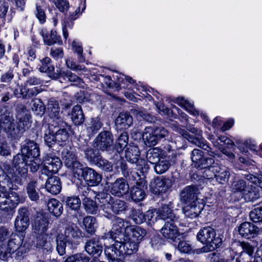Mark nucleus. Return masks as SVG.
<instances>
[{
    "label": "nucleus",
    "instance_id": "nucleus-38",
    "mask_svg": "<svg viewBox=\"0 0 262 262\" xmlns=\"http://www.w3.org/2000/svg\"><path fill=\"white\" fill-rule=\"evenodd\" d=\"M40 62L41 65L39 68L40 72L48 73L51 78L54 74L58 73V71H57V72H54V66L52 64L51 59L49 57H46L42 58L40 60Z\"/></svg>",
    "mask_w": 262,
    "mask_h": 262
},
{
    "label": "nucleus",
    "instance_id": "nucleus-11",
    "mask_svg": "<svg viewBox=\"0 0 262 262\" xmlns=\"http://www.w3.org/2000/svg\"><path fill=\"white\" fill-rule=\"evenodd\" d=\"M61 157L64 165L68 168H72L73 175L78 169L77 167L80 168L83 165L77 160V156L69 146H66L63 148L61 151Z\"/></svg>",
    "mask_w": 262,
    "mask_h": 262
},
{
    "label": "nucleus",
    "instance_id": "nucleus-33",
    "mask_svg": "<svg viewBox=\"0 0 262 262\" xmlns=\"http://www.w3.org/2000/svg\"><path fill=\"white\" fill-rule=\"evenodd\" d=\"M142 139L144 144L148 147L154 146L159 142L152 133L151 126L145 127L142 133Z\"/></svg>",
    "mask_w": 262,
    "mask_h": 262
},
{
    "label": "nucleus",
    "instance_id": "nucleus-13",
    "mask_svg": "<svg viewBox=\"0 0 262 262\" xmlns=\"http://www.w3.org/2000/svg\"><path fill=\"white\" fill-rule=\"evenodd\" d=\"M199 193L200 191L196 185L187 186L180 192V200L185 205L194 203L198 200Z\"/></svg>",
    "mask_w": 262,
    "mask_h": 262
},
{
    "label": "nucleus",
    "instance_id": "nucleus-39",
    "mask_svg": "<svg viewBox=\"0 0 262 262\" xmlns=\"http://www.w3.org/2000/svg\"><path fill=\"white\" fill-rule=\"evenodd\" d=\"M131 113L137 118H142L149 123H155L157 121L156 117L152 116L143 108H134L130 110Z\"/></svg>",
    "mask_w": 262,
    "mask_h": 262
},
{
    "label": "nucleus",
    "instance_id": "nucleus-49",
    "mask_svg": "<svg viewBox=\"0 0 262 262\" xmlns=\"http://www.w3.org/2000/svg\"><path fill=\"white\" fill-rule=\"evenodd\" d=\"M103 123L99 117L93 118L91 119L90 123L87 128L89 133L92 135L96 134L102 127Z\"/></svg>",
    "mask_w": 262,
    "mask_h": 262
},
{
    "label": "nucleus",
    "instance_id": "nucleus-45",
    "mask_svg": "<svg viewBox=\"0 0 262 262\" xmlns=\"http://www.w3.org/2000/svg\"><path fill=\"white\" fill-rule=\"evenodd\" d=\"M32 110L36 115L42 116L45 113L46 106L43 102L38 99H34L31 101Z\"/></svg>",
    "mask_w": 262,
    "mask_h": 262
},
{
    "label": "nucleus",
    "instance_id": "nucleus-10",
    "mask_svg": "<svg viewBox=\"0 0 262 262\" xmlns=\"http://www.w3.org/2000/svg\"><path fill=\"white\" fill-rule=\"evenodd\" d=\"M191 158L196 168L203 169L208 167L215 163L214 159L206 156L201 149L194 148L191 153Z\"/></svg>",
    "mask_w": 262,
    "mask_h": 262
},
{
    "label": "nucleus",
    "instance_id": "nucleus-23",
    "mask_svg": "<svg viewBox=\"0 0 262 262\" xmlns=\"http://www.w3.org/2000/svg\"><path fill=\"white\" fill-rule=\"evenodd\" d=\"M119 159L115 163L116 168L120 169L122 174L126 179L129 180H136V178L140 177V176L137 172H133L128 168L126 161L121 156H119Z\"/></svg>",
    "mask_w": 262,
    "mask_h": 262
},
{
    "label": "nucleus",
    "instance_id": "nucleus-26",
    "mask_svg": "<svg viewBox=\"0 0 262 262\" xmlns=\"http://www.w3.org/2000/svg\"><path fill=\"white\" fill-rule=\"evenodd\" d=\"M259 231V228L249 222H244L238 228L239 234L246 238L254 237Z\"/></svg>",
    "mask_w": 262,
    "mask_h": 262
},
{
    "label": "nucleus",
    "instance_id": "nucleus-43",
    "mask_svg": "<svg viewBox=\"0 0 262 262\" xmlns=\"http://www.w3.org/2000/svg\"><path fill=\"white\" fill-rule=\"evenodd\" d=\"M162 153V150L159 148H150L146 154L147 160L150 163L155 164L161 159Z\"/></svg>",
    "mask_w": 262,
    "mask_h": 262
},
{
    "label": "nucleus",
    "instance_id": "nucleus-51",
    "mask_svg": "<svg viewBox=\"0 0 262 262\" xmlns=\"http://www.w3.org/2000/svg\"><path fill=\"white\" fill-rule=\"evenodd\" d=\"M203 177L207 179H211L216 178L217 172L220 171V166L217 163H214L211 166L204 168Z\"/></svg>",
    "mask_w": 262,
    "mask_h": 262
},
{
    "label": "nucleus",
    "instance_id": "nucleus-34",
    "mask_svg": "<svg viewBox=\"0 0 262 262\" xmlns=\"http://www.w3.org/2000/svg\"><path fill=\"white\" fill-rule=\"evenodd\" d=\"M140 157V151L138 146L129 145L125 150L126 160L132 164L138 162Z\"/></svg>",
    "mask_w": 262,
    "mask_h": 262
},
{
    "label": "nucleus",
    "instance_id": "nucleus-6",
    "mask_svg": "<svg viewBox=\"0 0 262 262\" xmlns=\"http://www.w3.org/2000/svg\"><path fill=\"white\" fill-rule=\"evenodd\" d=\"M114 143V136L109 130L101 132L94 140V146L101 151H110Z\"/></svg>",
    "mask_w": 262,
    "mask_h": 262
},
{
    "label": "nucleus",
    "instance_id": "nucleus-63",
    "mask_svg": "<svg viewBox=\"0 0 262 262\" xmlns=\"http://www.w3.org/2000/svg\"><path fill=\"white\" fill-rule=\"evenodd\" d=\"M79 192L81 198L91 199L94 196L96 190H92L90 186H84L79 189Z\"/></svg>",
    "mask_w": 262,
    "mask_h": 262
},
{
    "label": "nucleus",
    "instance_id": "nucleus-56",
    "mask_svg": "<svg viewBox=\"0 0 262 262\" xmlns=\"http://www.w3.org/2000/svg\"><path fill=\"white\" fill-rule=\"evenodd\" d=\"M95 224L96 220L93 216H87L83 219V225L87 231L90 233H92L94 232Z\"/></svg>",
    "mask_w": 262,
    "mask_h": 262
},
{
    "label": "nucleus",
    "instance_id": "nucleus-24",
    "mask_svg": "<svg viewBox=\"0 0 262 262\" xmlns=\"http://www.w3.org/2000/svg\"><path fill=\"white\" fill-rule=\"evenodd\" d=\"M104 246V253L110 261L124 258L122 252L119 250V242L115 241V243L111 246L106 245V243H105Z\"/></svg>",
    "mask_w": 262,
    "mask_h": 262
},
{
    "label": "nucleus",
    "instance_id": "nucleus-61",
    "mask_svg": "<svg viewBox=\"0 0 262 262\" xmlns=\"http://www.w3.org/2000/svg\"><path fill=\"white\" fill-rule=\"evenodd\" d=\"M132 219L134 222L137 224H140L144 222H145L147 218L149 220L151 221L152 223L154 222L152 221V214H132Z\"/></svg>",
    "mask_w": 262,
    "mask_h": 262
},
{
    "label": "nucleus",
    "instance_id": "nucleus-31",
    "mask_svg": "<svg viewBox=\"0 0 262 262\" xmlns=\"http://www.w3.org/2000/svg\"><path fill=\"white\" fill-rule=\"evenodd\" d=\"M260 190L262 191V189L249 184L242 196V198L247 202H253L260 197Z\"/></svg>",
    "mask_w": 262,
    "mask_h": 262
},
{
    "label": "nucleus",
    "instance_id": "nucleus-17",
    "mask_svg": "<svg viewBox=\"0 0 262 262\" xmlns=\"http://www.w3.org/2000/svg\"><path fill=\"white\" fill-rule=\"evenodd\" d=\"M129 190V187L127 180L120 178L111 184L110 192L115 196L121 197L127 194Z\"/></svg>",
    "mask_w": 262,
    "mask_h": 262
},
{
    "label": "nucleus",
    "instance_id": "nucleus-54",
    "mask_svg": "<svg viewBox=\"0 0 262 262\" xmlns=\"http://www.w3.org/2000/svg\"><path fill=\"white\" fill-rule=\"evenodd\" d=\"M230 177V172L227 168L220 166V171L217 172L216 179L220 183L224 184L227 183Z\"/></svg>",
    "mask_w": 262,
    "mask_h": 262
},
{
    "label": "nucleus",
    "instance_id": "nucleus-12",
    "mask_svg": "<svg viewBox=\"0 0 262 262\" xmlns=\"http://www.w3.org/2000/svg\"><path fill=\"white\" fill-rule=\"evenodd\" d=\"M107 217L112 220L113 227L112 230L104 234L102 237L103 239L114 241L120 234H125L124 225L122 219L114 215H111L110 217L107 216Z\"/></svg>",
    "mask_w": 262,
    "mask_h": 262
},
{
    "label": "nucleus",
    "instance_id": "nucleus-48",
    "mask_svg": "<svg viewBox=\"0 0 262 262\" xmlns=\"http://www.w3.org/2000/svg\"><path fill=\"white\" fill-rule=\"evenodd\" d=\"M248 185L244 180L234 181L231 185L232 191L234 193L239 192L242 195Z\"/></svg>",
    "mask_w": 262,
    "mask_h": 262
},
{
    "label": "nucleus",
    "instance_id": "nucleus-40",
    "mask_svg": "<svg viewBox=\"0 0 262 262\" xmlns=\"http://www.w3.org/2000/svg\"><path fill=\"white\" fill-rule=\"evenodd\" d=\"M47 111L51 118H58L60 114L58 101L54 98L50 99L47 104Z\"/></svg>",
    "mask_w": 262,
    "mask_h": 262
},
{
    "label": "nucleus",
    "instance_id": "nucleus-42",
    "mask_svg": "<svg viewBox=\"0 0 262 262\" xmlns=\"http://www.w3.org/2000/svg\"><path fill=\"white\" fill-rule=\"evenodd\" d=\"M29 225V217L27 214H19L16 218L15 226L19 231L25 230Z\"/></svg>",
    "mask_w": 262,
    "mask_h": 262
},
{
    "label": "nucleus",
    "instance_id": "nucleus-19",
    "mask_svg": "<svg viewBox=\"0 0 262 262\" xmlns=\"http://www.w3.org/2000/svg\"><path fill=\"white\" fill-rule=\"evenodd\" d=\"M170 187V181L168 179L157 177L150 184V190L155 194L165 193Z\"/></svg>",
    "mask_w": 262,
    "mask_h": 262
},
{
    "label": "nucleus",
    "instance_id": "nucleus-57",
    "mask_svg": "<svg viewBox=\"0 0 262 262\" xmlns=\"http://www.w3.org/2000/svg\"><path fill=\"white\" fill-rule=\"evenodd\" d=\"M55 136L53 132H51L50 129L46 130L44 135V141L45 144L50 148H51L53 145L57 143Z\"/></svg>",
    "mask_w": 262,
    "mask_h": 262
},
{
    "label": "nucleus",
    "instance_id": "nucleus-28",
    "mask_svg": "<svg viewBox=\"0 0 262 262\" xmlns=\"http://www.w3.org/2000/svg\"><path fill=\"white\" fill-rule=\"evenodd\" d=\"M74 134V132L72 129L71 126L68 125L65 122H62L60 127L54 134L55 138L56 139L57 143L60 142L66 141L69 138V133Z\"/></svg>",
    "mask_w": 262,
    "mask_h": 262
},
{
    "label": "nucleus",
    "instance_id": "nucleus-64",
    "mask_svg": "<svg viewBox=\"0 0 262 262\" xmlns=\"http://www.w3.org/2000/svg\"><path fill=\"white\" fill-rule=\"evenodd\" d=\"M89 257L83 256L81 254L73 255L67 258L65 262H89Z\"/></svg>",
    "mask_w": 262,
    "mask_h": 262
},
{
    "label": "nucleus",
    "instance_id": "nucleus-46",
    "mask_svg": "<svg viewBox=\"0 0 262 262\" xmlns=\"http://www.w3.org/2000/svg\"><path fill=\"white\" fill-rule=\"evenodd\" d=\"M65 202L67 208L71 211H78L81 206V201L78 196L68 197Z\"/></svg>",
    "mask_w": 262,
    "mask_h": 262
},
{
    "label": "nucleus",
    "instance_id": "nucleus-62",
    "mask_svg": "<svg viewBox=\"0 0 262 262\" xmlns=\"http://www.w3.org/2000/svg\"><path fill=\"white\" fill-rule=\"evenodd\" d=\"M75 97L77 102L79 103H84L90 100V95L86 91H80L77 92Z\"/></svg>",
    "mask_w": 262,
    "mask_h": 262
},
{
    "label": "nucleus",
    "instance_id": "nucleus-60",
    "mask_svg": "<svg viewBox=\"0 0 262 262\" xmlns=\"http://www.w3.org/2000/svg\"><path fill=\"white\" fill-rule=\"evenodd\" d=\"M196 201L194 203H191L185 205L182 207L183 213L190 212V213H201L203 208L198 205Z\"/></svg>",
    "mask_w": 262,
    "mask_h": 262
},
{
    "label": "nucleus",
    "instance_id": "nucleus-59",
    "mask_svg": "<svg viewBox=\"0 0 262 262\" xmlns=\"http://www.w3.org/2000/svg\"><path fill=\"white\" fill-rule=\"evenodd\" d=\"M177 102H179L181 105L184 106L189 112L193 115H199L198 111L194 109L193 104L187 100H185L184 98L178 97L177 98Z\"/></svg>",
    "mask_w": 262,
    "mask_h": 262
},
{
    "label": "nucleus",
    "instance_id": "nucleus-8",
    "mask_svg": "<svg viewBox=\"0 0 262 262\" xmlns=\"http://www.w3.org/2000/svg\"><path fill=\"white\" fill-rule=\"evenodd\" d=\"M115 241L119 242V250L124 255H132L137 252L139 247V242H136L124 234H120Z\"/></svg>",
    "mask_w": 262,
    "mask_h": 262
},
{
    "label": "nucleus",
    "instance_id": "nucleus-52",
    "mask_svg": "<svg viewBox=\"0 0 262 262\" xmlns=\"http://www.w3.org/2000/svg\"><path fill=\"white\" fill-rule=\"evenodd\" d=\"M82 204L85 211L88 213H93L95 211H100L98 209L99 206L97 205L96 202L91 199L82 198Z\"/></svg>",
    "mask_w": 262,
    "mask_h": 262
},
{
    "label": "nucleus",
    "instance_id": "nucleus-1",
    "mask_svg": "<svg viewBox=\"0 0 262 262\" xmlns=\"http://www.w3.org/2000/svg\"><path fill=\"white\" fill-rule=\"evenodd\" d=\"M3 174H0V204L7 203V200L10 198V194H13V190L17 189V186L14 185L16 183L22 185L21 178L15 172L10 165L3 164Z\"/></svg>",
    "mask_w": 262,
    "mask_h": 262
},
{
    "label": "nucleus",
    "instance_id": "nucleus-3",
    "mask_svg": "<svg viewBox=\"0 0 262 262\" xmlns=\"http://www.w3.org/2000/svg\"><path fill=\"white\" fill-rule=\"evenodd\" d=\"M157 216L165 222L160 230L162 236L172 241L180 239V234L177 227L173 224L177 219L174 214H158Z\"/></svg>",
    "mask_w": 262,
    "mask_h": 262
},
{
    "label": "nucleus",
    "instance_id": "nucleus-18",
    "mask_svg": "<svg viewBox=\"0 0 262 262\" xmlns=\"http://www.w3.org/2000/svg\"><path fill=\"white\" fill-rule=\"evenodd\" d=\"M177 161V153L172 152V158L170 156L161 158V159L155 164L154 169L158 174H163L167 171L171 165L174 164Z\"/></svg>",
    "mask_w": 262,
    "mask_h": 262
},
{
    "label": "nucleus",
    "instance_id": "nucleus-58",
    "mask_svg": "<svg viewBox=\"0 0 262 262\" xmlns=\"http://www.w3.org/2000/svg\"><path fill=\"white\" fill-rule=\"evenodd\" d=\"M57 246L56 249L58 253L60 255H63L66 253V243L67 241L64 238H62V235H58L56 239Z\"/></svg>",
    "mask_w": 262,
    "mask_h": 262
},
{
    "label": "nucleus",
    "instance_id": "nucleus-47",
    "mask_svg": "<svg viewBox=\"0 0 262 262\" xmlns=\"http://www.w3.org/2000/svg\"><path fill=\"white\" fill-rule=\"evenodd\" d=\"M101 187L102 190H96L95 192V198L100 201L102 203H108L111 204L112 202V196L111 195L107 193L106 191H105L103 189V186L101 185L99 186V188Z\"/></svg>",
    "mask_w": 262,
    "mask_h": 262
},
{
    "label": "nucleus",
    "instance_id": "nucleus-44",
    "mask_svg": "<svg viewBox=\"0 0 262 262\" xmlns=\"http://www.w3.org/2000/svg\"><path fill=\"white\" fill-rule=\"evenodd\" d=\"M28 85H24L20 89V94L24 99H30L38 94L41 91L37 87L29 89Z\"/></svg>",
    "mask_w": 262,
    "mask_h": 262
},
{
    "label": "nucleus",
    "instance_id": "nucleus-29",
    "mask_svg": "<svg viewBox=\"0 0 262 262\" xmlns=\"http://www.w3.org/2000/svg\"><path fill=\"white\" fill-rule=\"evenodd\" d=\"M46 189L53 194H58L61 189L60 179L56 176L48 178L46 183Z\"/></svg>",
    "mask_w": 262,
    "mask_h": 262
},
{
    "label": "nucleus",
    "instance_id": "nucleus-55",
    "mask_svg": "<svg viewBox=\"0 0 262 262\" xmlns=\"http://www.w3.org/2000/svg\"><path fill=\"white\" fill-rule=\"evenodd\" d=\"M95 163V165L100 168L101 169L110 172L113 170V165L111 162L103 158L101 156L100 158Z\"/></svg>",
    "mask_w": 262,
    "mask_h": 262
},
{
    "label": "nucleus",
    "instance_id": "nucleus-37",
    "mask_svg": "<svg viewBox=\"0 0 262 262\" xmlns=\"http://www.w3.org/2000/svg\"><path fill=\"white\" fill-rule=\"evenodd\" d=\"M37 182L31 180L26 186V192L29 199L37 203L39 201V190H37Z\"/></svg>",
    "mask_w": 262,
    "mask_h": 262
},
{
    "label": "nucleus",
    "instance_id": "nucleus-21",
    "mask_svg": "<svg viewBox=\"0 0 262 262\" xmlns=\"http://www.w3.org/2000/svg\"><path fill=\"white\" fill-rule=\"evenodd\" d=\"M115 123L118 130H126L133 125V118L129 113L123 112L119 113Z\"/></svg>",
    "mask_w": 262,
    "mask_h": 262
},
{
    "label": "nucleus",
    "instance_id": "nucleus-35",
    "mask_svg": "<svg viewBox=\"0 0 262 262\" xmlns=\"http://www.w3.org/2000/svg\"><path fill=\"white\" fill-rule=\"evenodd\" d=\"M128 141V135L126 132H123L116 140L114 149L118 154H115L116 157L119 156L120 154L122 153L125 147L127 148Z\"/></svg>",
    "mask_w": 262,
    "mask_h": 262
},
{
    "label": "nucleus",
    "instance_id": "nucleus-22",
    "mask_svg": "<svg viewBox=\"0 0 262 262\" xmlns=\"http://www.w3.org/2000/svg\"><path fill=\"white\" fill-rule=\"evenodd\" d=\"M43 40L45 45L51 46L55 44L61 45L62 41L59 35L55 30H48L47 29H43L41 32Z\"/></svg>",
    "mask_w": 262,
    "mask_h": 262
},
{
    "label": "nucleus",
    "instance_id": "nucleus-30",
    "mask_svg": "<svg viewBox=\"0 0 262 262\" xmlns=\"http://www.w3.org/2000/svg\"><path fill=\"white\" fill-rule=\"evenodd\" d=\"M85 249L90 255H92L96 258L101 254L102 246L99 243L98 241L93 238L89 240L86 243Z\"/></svg>",
    "mask_w": 262,
    "mask_h": 262
},
{
    "label": "nucleus",
    "instance_id": "nucleus-20",
    "mask_svg": "<svg viewBox=\"0 0 262 262\" xmlns=\"http://www.w3.org/2000/svg\"><path fill=\"white\" fill-rule=\"evenodd\" d=\"M124 235L139 243L147 234L145 229L135 225L127 226L124 228Z\"/></svg>",
    "mask_w": 262,
    "mask_h": 262
},
{
    "label": "nucleus",
    "instance_id": "nucleus-2",
    "mask_svg": "<svg viewBox=\"0 0 262 262\" xmlns=\"http://www.w3.org/2000/svg\"><path fill=\"white\" fill-rule=\"evenodd\" d=\"M215 236V231L211 227H204L200 230L196 237L199 241L206 245L202 248L203 252L212 251L220 246L222 239Z\"/></svg>",
    "mask_w": 262,
    "mask_h": 262
},
{
    "label": "nucleus",
    "instance_id": "nucleus-16",
    "mask_svg": "<svg viewBox=\"0 0 262 262\" xmlns=\"http://www.w3.org/2000/svg\"><path fill=\"white\" fill-rule=\"evenodd\" d=\"M49 214H37L34 217L32 228L34 234L45 233L49 224Z\"/></svg>",
    "mask_w": 262,
    "mask_h": 262
},
{
    "label": "nucleus",
    "instance_id": "nucleus-53",
    "mask_svg": "<svg viewBox=\"0 0 262 262\" xmlns=\"http://www.w3.org/2000/svg\"><path fill=\"white\" fill-rule=\"evenodd\" d=\"M152 132L159 141L163 139H165L169 135L168 130L161 125H155L152 127Z\"/></svg>",
    "mask_w": 262,
    "mask_h": 262
},
{
    "label": "nucleus",
    "instance_id": "nucleus-15",
    "mask_svg": "<svg viewBox=\"0 0 262 262\" xmlns=\"http://www.w3.org/2000/svg\"><path fill=\"white\" fill-rule=\"evenodd\" d=\"M13 164L16 169L15 171L18 176L26 178L28 171L29 159L20 154L15 155L13 158Z\"/></svg>",
    "mask_w": 262,
    "mask_h": 262
},
{
    "label": "nucleus",
    "instance_id": "nucleus-27",
    "mask_svg": "<svg viewBox=\"0 0 262 262\" xmlns=\"http://www.w3.org/2000/svg\"><path fill=\"white\" fill-rule=\"evenodd\" d=\"M79 228L76 224L69 223L65 225L64 235L68 243L72 242L74 239L79 237Z\"/></svg>",
    "mask_w": 262,
    "mask_h": 262
},
{
    "label": "nucleus",
    "instance_id": "nucleus-41",
    "mask_svg": "<svg viewBox=\"0 0 262 262\" xmlns=\"http://www.w3.org/2000/svg\"><path fill=\"white\" fill-rule=\"evenodd\" d=\"M20 237L17 234H12L8 243L7 252L12 253L15 252L21 244Z\"/></svg>",
    "mask_w": 262,
    "mask_h": 262
},
{
    "label": "nucleus",
    "instance_id": "nucleus-4",
    "mask_svg": "<svg viewBox=\"0 0 262 262\" xmlns=\"http://www.w3.org/2000/svg\"><path fill=\"white\" fill-rule=\"evenodd\" d=\"M74 176L79 180H83L90 187L99 186L102 181V176L100 174L93 168L83 164L80 168H78Z\"/></svg>",
    "mask_w": 262,
    "mask_h": 262
},
{
    "label": "nucleus",
    "instance_id": "nucleus-7",
    "mask_svg": "<svg viewBox=\"0 0 262 262\" xmlns=\"http://www.w3.org/2000/svg\"><path fill=\"white\" fill-rule=\"evenodd\" d=\"M61 166L62 162L58 157L47 155L41 167V174L48 177L52 176L57 172Z\"/></svg>",
    "mask_w": 262,
    "mask_h": 262
},
{
    "label": "nucleus",
    "instance_id": "nucleus-32",
    "mask_svg": "<svg viewBox=\"0 0 262 262\" xmlns=\"http://www.w3.org/2000/svg\"><path fill=\"white\" fill-rule=\"evenodd\" d=\"M71 119L75 126H79L83 123L85 117L80 105L77 104L72 108Z\"/></svg>",
    "mask_w": 262,
    "mask_h": 262
},
{
    "label": "nucleus",
    "instance_id": "nucleus-25",
    "mask_svg": "<svg viewBox=\"0 0 262 262\" xmlns=\"http://www.w3.org/2000/svg\"><path fill=\"white\" fill-rule=\"evenodd\" d=\"M81 151L84 153V157L88 162L95 164L100 158L101 155L97 148L94 149L88 145H83L79 147Z\"/></svg>",
    "mask_w": 262,
    "mask_h": 262
},
{
    "label": "nucleus",
    "instance_id": "nucleus-5",
    "mask_svg": "<svg viewBox=\"0 0 262 262\" xmlns=\"http://www.w3.org/2000/svg\"><path fill=\"white\" fill-rule=\"evenodd\" d=\"M188 130L192 134H190L184 129L181 130L180 133L184 138L206 151L210 156H211L212 154L213 153L212 151V148L207 141L202 136L201 132L194 127H190Z\"/></svg>",
    "mask_w": 262,
    "mask_h": 262
},
{
    "label": "nucleus",
    "instance_id": "nucleus-9",
    "mask_svg": "<svg viewBox=\"0 0 262 262\" xmlns=\"http://www.w3.org/2000/svg\"><path fill=\"white\" fill-rule=\"evenodd\" d=\"M21 155L28 159H36L40 156V148L38 144L30 139H26L20 144Z\"/></svg>",
    "mask_w": 262,
    "mask_h": 262
},
{
    "label": "nucleus",
    "instance_id": "nucleus-14",
    "mask_svg": "<svg viewBox=\"0 0 262 262\" xmlns=\"http://www.w3.org/2000/svg\"><path fill=\"white\" fill-rule=\"evenodd\" d=\"M138 180H135L136 181V185L132 187L130 195L132 199L135 202H140L142 201L146 194L144 190L147 188V183L144 179L138 178Z\"/></svg>",
    "mask_w": 262,
    "mask_h": 262
},
{
    "label": "nucleus",
    "instance_id": "nucleus-36",
    "mask_svg": "<svg viewBox=\"0 0 262 262\" xmlns=\"http://www.w3.org/2000/svg\"><path fill=\"white\" fill-rule=\"evenodd\" d=\"M62 78L70 82H76L79 83L82 80L78 76L69 70H60L58 73L54 74L52 76L53 79H60Z\"/></svg>",
    "mask_w": 262,
    "mask_h": 262
},
{
    "label": "nucleus",
    "instance_id": "nucleus-50",
    "mask_svg": "<svg viewBox=\"0 0 262 262\" xmlns=\"http://www.w3.org/2000/svg\"><path fill=\"white\" fill-rule=\"evenodd\" d=\"M47 206L50 213H62L63 211L62 204L55 199L50 200Z\"/></svg>",
    "mask_w": 262,
    "mask_h": 262
}]
</instances>
